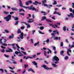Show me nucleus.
Segmentation results:
<instances>
[{"instance_id": "423d86ee", "label": "nucleus", "mask_w": 74, "mask_h": 74, "mask_svg": "<svg viewBox=\"0 0 74 74\" xmlns=\"http://www.w3.org/2000/svg\"><path fill=\"white\" fill-rule=\"evenodd\" d=\"M41 67H43L46 70H52V67L48 68L45 65H43L41 66Z\"/></svg>"}, {"instance_id": "a878e982", "label": "nucleus", "mask_w": 74, "mask_h": 74, "mask_svg": "<svg viewBox=\"0 0 74 74\" xmlns=\"http://www.w3.org/2000/svg\"><path fill=\"white\" fill-rule=\"evenodd\" d=\"M73 45H72L71 47H70V49H71L72 48H74V42H73Z\"/></svg>"}, {"instance_id": "cd10ccee", "label": "nucleus", "mask_w": 74, "mask_h": 74, "mask_svg": "<svg viewBox=\"0 0 74 74\" xmlns=\"http://www.w3.org/2000/svg\"><path fill=\"white\" fill-rule=\"evenodd\" d=\"M48 50L49 51L47 52V53L48 54H49V53H51L52 52L51 51V50L50 49H48Z\"/></svg>"}, {"instance_id": "e433bc0d", "label": "nucleus", "mask_w": 74, "mask_h": 74, "mask_svg": "<svg viewBox=\"0 0 74 74\" xmlns=\"http://www.w3.org/2000/svg\"><path fill=\"white\" fill-rule=\"evenodd\" d=\"M19 23V21H17L14 24V25H17L18 24V23Z\"/></svg>"}, {"instance_id": "8fccbe9b", "label": "nucleus", "mask_w": 74, "mask_h": 74, "mask_svg": "<svg viewBox=\"0 0 74 74\" xmlns=\"http://www.w3.org/2000/svg\"><path fill=\"white\" fill-rule=\"evenodd\" d=\"M0 71H2V73H4V70H3V69H0Z\"/></svg>"}, {"instance_id": "5701e85b", "label": "nucleus", "mask_w": 74, "mask_h": 74, "mask_svg": "<svg viewBox=\"0 0 74 74\" xmlns=\"http://www.w3.org/2000/svg\"><path fill=\"white\" fill-rule=\"evenodd\" d=\"M27 26V28H30V25L27 23L25 24Z\"/></svg>"}, {"instance_id": "b1692460", "label": "nucleus", "mask_w": 74, "mask_h": 74, "mask_svg": "<svg viewBox=\"0 0 74 74\" xmlns=\"http://www.w3.org/2000/svg\"><path fill=\"white\" fill-rule=\"evenodd\" d=\"M3 13L5 14H6V15H8V14H9V12H7L6 11H4L3 12Z\"/></svg>"}, {"instance_id": "4d7b16f0", "label": "nucleus", "mask_w": 74, "mask_h": 74, "mask_svg": "<svg viewBox=\"0 0 74 74\" xmlns=\"http://www.w3.org/2000/svg\"><path fill=\"white\" fill-rule=\"evenodd\" d=\"M13 64H17L16 62L15 61H13Z\"/></svg>"}, {"instance_id": "f704fd0d", "label": "nucleus", "mask_w": 74, "mask_h": 74, "mask_svg": "<svg viewBox=\"0 0 74 74\" xmlns=\"http://www.w3.org/2000/svg\"><path fill=\"white\" fill-rule=\"evenodd\" d=\"M46 17L44 16L42 17V21H43L44 19H46Z\"/></svg>"}, {"instance_id": "4468645a", "label": "nucleus", "mask_w": 74, "mask_h": 74, "mask_svg": "<svg viewBox=\"0 0 74 74\" xmlns=\"http://www.w3.org/2000/svg\"><path fill=\"white\" fill-rule=\"evenodd\" d=\"M68 17H70V16H71L72 18H73L74 17V15H73V14L72 13H71L70 15H68Z\"/></svg>"}, {"instance_id": "bf43d9fd", "label": "nucleus", "mask_w": 74, "mask_h": 74, "mask_svg": "<svg viewBox=\"0 0 74 74\" xmlns=\"http://www.w3.org/2000/svg\"><path fill=\"white\" fill-rule=\"evenodd\" d=\"M56 6H57V7H62V5H57Z\"/></svg>"}, {"instance_id": "a18cd8bd", "label": "nucleus", "mask_w": 74, "mask_h": 74, "mask_svg": "<svg viewBox=\"0 0 74 74\" xmlns=\"http://www.w3.org/2000/svg\"><path fill=\"white\" fill-rule=\"evenodd\" d=\"M44 29V28L43 27H40V30H43Z\"/></svg>"}, {"instance_id": "79ce46f5", "label": "nucleus", "mask_w": 74, "mask_h": 74, "mask_svg": "<svg viewBox=\"0 0 74 74\" xmlns=\"http://www.w3.org/2000/svg\"><path fill=\"white\" fill-rule=\"evenodd\" d=\"M63 30L64 32L66 31V27H63Z\"/></svg>"}, {"instance_id": "0eeeda50", "label": "nucleus", "mask_w": 74, "mask_h": 74, "mask_svg": "<svg viewBox=\"0 0 74 74\" xmlns=\"http://www.w3.org/2000/svg\"><path fill=\"white\" fill-rule=\"evenodd\" d=\"M4 38L3 37H2L0 39V44H2V45L3 46H7L8 45L6 43H3V42H2V40L3 39L2 38Z\"/></svg>"}, {"instance_id": "37998d69", "label": "nucleus", "mask_w": 74, "mask_h": 74, "mask_svg": "<svg viewBox=\"0 0 74 74\" xmlns=\"http://www.w3.org/2000/svg\"><path fill=\"white\" fill-rule=\"evenodd\" d=\"M60 45L61 47H63V42H62L60 43Z\"/></svg>"}, {"instance_id": "c756f323", "label": "nucleus", "mask_w": 74, "mask_h": 74, "mask_svg": "<svg viewBox=\"0 0 74 74\" xmlns=\"http://www.w3.org/2000/svg\"><path fill=\"white\" fill-rule=\"evenodd\" d=\"M36 32V30H32V33L33 34H34V33Z\"/></svg>"}, {"instance_id": "4c0bfd02", "label": "nucleus", "mask_w": 74, "mask_h": 74, "mask_svg": "<svg viewBox=\"0 0 74 74\" xmlns=\"http://www.w3.org/2000/svg\"><path fill=\"white\" fill-rule=\"evenodd\" d=\"M65 60H67L69 59V57L66 56L64 58Z\"/></svg>"}, {"instance_id": "49530a36", "label": "nucleus", "mask_w": 74, "mask_h": 74, "mask_svg": "<svg viewBox=\"0 0 74 74\" xmlns=\"http://www.w3.org/2000/svg\"><path fill=\"white\" fill-rule=\"evenodd\" d=\"M53 48L54 51H56V47L55 46L53 47Z\"/></svg>"}, {"instance_id": "de8ad7c7", "label": "nucleus", "mask_w": 74, "mask_h": 74, "mask_svg": "<svg viewBox=\"0 0 74 74\" xmlns=\"http://www.w3.org/2000/svg\"><path fill=\"white\" fill-rule=\"evenodd\" d=\"M1 52L3 53H4V52H5V50L4 49H2V50H1Z\"/></svg>"}, {"instance_id": "f3484780", "label": "nucleus", "mask_w": 74, "mask_h": 74, "mask_svg": "<svg viewBox=\"0 0 74 74\" xmlns=\"http://www.w3.org/2000/svg\"><path fill=\"white\" fill-rule=\"evenodd\" d=\"M19 53L20 54L18 55V56L19 57H21V56H23V54H22V53L20 52H19Z\"/></svg>"}, {"instance_id": "473e14b6", "label": "nucleus", "mask_w": 74, "mask_h": 74, "mask_svg": "<svg viewBox=\"0 0 74 74\" xmlns=\"http://www.w3.org/2000/svg\"><path fill=\"white\" fill-rule=\"evenodd\" d=\"M46 20L47 22H52V21L49 20L48 19H46Z\"/></svg>"}, {"instance_id": "ea45409f", "label": "nucleus", "mask_w": 74, "mask_h": 74, "mask_svg": "<svg viewBox=\"0 0 74 74\" xmlns=\"http://www.w3.org/2000/svg\"><path fill=\"white\" fill-rule=\"evenodd\" d=\"M15 53L16 54V55H18V54L19 53V52H18V51H15Z\"/></svg>"}, {"instance_id": "20e7f679", "label": "nucleus", "mask_w": 74, "mask_h": 74, "mask_svg": "<svg viewBox=\"0 0 74 74\" xmlns=\"http://www.w3.org/2000/svg\"><path fill=\"white\" fill-rule=\"evenodd\" d=\"M11 18V15L9 14L6 17H4V19H6L7 22H9Z\"/></svg>"}, {"instance_id": "412c9836", "label": "nucleus", "mask_w": 74, "mask_h": 74, "mask_svg": "<svg viewBox=\"0 0 74 74\" xmlns=\"http://www.w3.org/2000/svg\"><path fill=\"white\" fill-rule=\"evenodd\" d=\"M28 67H29V65H28V64H24V68L25 69H26V68Z\"/></svg>"}, {"instance_id": "0e129e2a", "label": "nucleus", "mask_w": 74, "mask_h": 74, "mask_svg": "<svg viewBox=\"0 0 74 74\" xmlns=\"http://www.w3.org/2000/svg\"><path fill=\"white\" fill-rule=\"evenodd\" d=\"M9 69H11V70H14V69H13V68L10 67V66H9Z\"/></svg>"}, {"instance_id": "c03bdc74", "label": "nucleus", "mask_w": 74, "mask_h": 74, "mask_svg": "<svg viewBox=\"0 0 74 74\" xmlns=\"http://www.w3.org/2000/svg\"><path fill=\"white\" fill-rule=\"evenodd\" d=\"M14 19L15 20V21H18V17H15Z\"/></svg>"}, {"instance_id": "aec40b11", "label": "nucleus", "mask_w": 74, "mask_h": 74, "mask_svg": "<svg viewBox=\"0 0 74 74\" xmlns=\"http://www.w3.org/2000/svg\"><path fill=\"white\" fill-rule=\"evenodd\" d=\"M28 71H32V73H34V70H33V69L31 68L29 69L28 70Z\"/></svg>"}, {"instance_id": "2eb2a0df", "label": "nucleus", "mask_w": 74, "mask_h": 74, "mask_svg": "<svg viewBox=\"0 0 74 74\" xmlns=\"http://www.w3.org/2000/svg\"><path fill=\"white\" fill-rule=\"evenodd\" d=\"M57 14L58 15H61V14L59 13V12H56V10H55V12H54L53 14Z\"/></svg>"}, {"instance_id": "09e8293b", "label": "nucleus", "mask_w": 74, "mask_h": 74, "mask_svg": "<svg viewBox=\"0 0 74 74\" xmlns=\"http://www.w3.org/2000/svg\"><path fill=\"white\" fill-rule=\"evenodd\" d=\"M58 37H56L54 38V40H58Z\"/></svg>"}, {"instance_id": "f03ea898", "label": "nucleus", "mask_w": 74, "mask_h": 74, "mask_svg": "<svg viewBox=\"0 0 74 74\" xmlns=\"http://www.w3.org/2000/svg\"><path fill=\"white\" fill-rule=\"evenodd\" d=\"M53 61H56L54 63L57 64L58 63H59V59L56 56H55L53 58Z\"/></svg>"}, {"instance_id": "4be33fe9", "label": "nucleus", "mask_w": 74, "mask_h": 74, "mask_svg": "<svg viewBox=\"0 0 74 74\" xmlns=\"http://www.w3.org/2000/svg\"><path fill=\"white\" fill-rule=\"evenodd\" d=\"M63 53H64V51H61L60 52V55L63 56H64V54H63Z\"/></svg>"}, {"instance_id": "6e6552de", "label": "nucleus", "mask_w": 74, "mask_h": 74, "mask_svg": "<svg viewBox=\"0 0 74 74\" xmlns=\"http://www.w3.org/2000/svg\"><path fill=\"white\" fill-rule=\"evenodd\" d=\"M33 5H32L31 7L29 8H29V10H31L32 9V10H33V11H36V12H38V10L36 9L34 7L33 8Z\"/></svg>"}, {"instance_id": "13d9d810", "label": "nucleus", "mask_w": 74, "mask_h": 74, "mask_svg": "<svg viewBox=\"0 0 74 74\" xmlns=\"http://www.w3.org/2000/svg\"><path fill=\"white\" fill-rule=\"evenodd\" d=\"M5 32H6V33H9V32L7 30H5Z\"/></svg>"}, {"instance_id": "3c124183", "label": "nucleus", "mask_w": 74, "mask_h": 74, "mask_svg": "<svg viewBox=\"0 0 74 74\" xmlns=\"http://www.w3.org/2000/svg\"><path fill=\"white\" fill-rule=\"evenodd\" d=\"M29 4V2H28V1L26 2V5H28Z\"/></svg>"}, {"instance_id": "c9c22d12", "label": "nucleus", "mask_w": 74, "mask_h": 74, "mask_svg": "<svg viewBox=\"0 0 74 74\" xmlns=\"http://www.w3.org/2000/svg\"><path fill=\"white\" fill-rule=\"evenodd\" d=\"M34 22V20H32L31 21H27L28 23H32V22Z\"/></svg>"}, {"instance_id": "9d476101", "label": "nucleus", "mask_w": 74, "mask_h": 74, "mask_svg": "<svg viewBox=\"0 0 74 74\" xmlns=\"http://www.w3.org/2000/svg\"><path fill=\"white\" fill-rule=\"evenodd\" d=\"M18 1L19 2V4L20 6L21 7H23V5H22V1L21 0H18Z\"/></svg>"}, {"instance_id": "2f4dec72", "label": "nucleus", "mask_w": 74, "mask_h": 74, "mask_svg": "<svg viewBox=\"0 0 74 74\" xmlns=\"http://www.w3.org/2000/svg\"><path fill=\"white\" fill-rule=\"evenodd\" d=\"M38 2L37 1H35V3H33V4L36 5L37 4H38Z\"/></svg>"}, {"instance_id": "603ef678", "label": "nucleus", "mask_w": 74, "mask_h": 74, "mask_svg": "<svg viewBox=\"0 0 74 74\" xmlns=\"http://www.w3.org/2000/svg\"><path fill=\"white\" fill-rule=\"evenodd\" d=\"M65 41H66V42H67V43H69V40H68V39H66L65 40Z\"/></svg>"}, {"instance_id": "69168bd1", "label": "nucleus", "mask_w": 74, "mask_h": 74, "mask_svg": "<svg viewBox=\"0 0 74 74\" xmlns=\"http://www.w3.org/2000/svg\"><path fill=\"white\" fill-rule=\"evenodd\" d=\"M14 12H10V14H14Z\"/></svg>"}, {"instance_id": "9b49d317", "label": "nucleus", "mask_w": 74, "mask_h": 74, "mask_svg": "<svg viewBox=\"0 0 74 74\" xmlns=\"http://www.w3.org/2000/svg\"><path fill=\"white\" fill-rule=\"evenodd\" d=\"M69 52H71V51L70 49H68L67 52V53L68 56H70V54L69 53Z\"/></svg>"}, {"instance_id": "864d4df0", "label": "nucleus", "mask_w": 74, "mask_h": 74, "mask_svg": "<svg viewBox=\"0 0 74 74\" xmlns=\"http://www.w3.org/2000/svg\"><path fill=\"white\" fill-rule=\"evenodd\" d=\"M21 29H22V30H23V29H24L25 28V27L24 26L21 27Z\"/></svg>"}, {"instance_id": "c85d7f7f", "label": "nucleus", "mask_w": 74, "mask_h": 74, "mask_svg": "<svg viewBox=\"0 0 74 74\" xmlns=\"http://www.w3.org/2000/svg\"><path fill=\"white\" fill-rule=\"evenodd\" d=\"M43 53L45 55V56H47V55H46L47 54V52H46V51H43Z\"/></svg>"}, {"instance_id": "6e6d98bb", "label": "nucleus", "mask_w": 74, "mask_h": 74, "mask_svg": "<svg viewBox=\"0 0 74 74\" xmlns=\"http://www.w3.org/2000/svg\"><path fill=\"white\" fill-rule=\"evenodd\" d=\"M23 7H24V8H26V9H27V8H29V7H26V6H23Z\"/></svg>"}, {"instance_id": "39448f33", "label": "nucleus", "mask_w": 74, "mask_h": 74, "mask_svg": "<svg viewBox=\"0 0 74 74\" xmlns=\"http://www.w3.org/2000/svg\"><path fill=\"white\" fill-rule=\"evenodd\" d=\"M49 25L50 26H51L53 28H56V27H57V28H58V29H60V27L58 26V25H56V24H50Z\"/></svg>"}, {"instance_id": "58836bf2", "label": "nucleus", "mask_w": 74, "mask_h": 74, "mask_svg": "<svg viewBox=\"0 0 74 74\" xmlns=\"http://www.w3.org/2000/svg\"><path fill=\"white\" fill-rule=\"evenodd\" d=\"M38 44H39V42H37V43H35L34 44V46H37V45H38Z\"/></svg>"}, {"instance_id": "f257e3e1", "label": "nucleus", "mask_w": 74, "mask_h": 74, "mask_svg": "<svg viewBox=\"0 0 74 74\" xmlns=\"http://www.w3.org/2000/svg\"><path fill=\"white\" fill-rule=\"evenodd\" d=\"M47 2L46 0H44L43 1H42V5H44V7H48L49 8H50L51 7H52V5H48L47 4H45V3Z\"/></svg>"}, {"instance_id": "6ab92c4d", "label": "nucleus", "mask_w": 74, "mask_h": 74, "mask_svg": "<svg viewBox=\"0 0 74 74\" xmlns=\"http://www.w3.org/2000/svg\"><path fill=\"white\" fill-rule=\"evenodd\" d=\"M12 36H10L9 37V38L11 39V38H13L14 37V34H12Z\"/></svg>"}, {"instance_id": "774afa93", "label": "nucleus", "mask_w": 74, "mask_h": 74, "mask_svg": "<svg viewBox=\"0 0 74 74\" xmlns=\"http://www.w3.org/2000/svg\"><path fill=\"white\" fill-rule=\"evenodd\" d=\"M28 2L29 3H32V1H28Z\"/></svg>"}, {"instance_id": "e2e57ef3", "label": "nucleus", "mask_w": 74, "mask_h": 74, "mask_svg": "<svg viewBox=\"0 0 74 74\" xmlns=\"http://www.w3.org/2000/svg\"><path fill=\"white\" fill-rule=\"evenodd\" d=\"M1 47L2 48H3V49H5V47H3V46H1Z\"/></svg>"}, {"instance_id": "a19ab883", "label": "nucleus", "mask_w": 74, "mask_h": 74, "mask_svg": "<svg viewBox=\"0 0 74 74\" xmlns=\"http://www.w3.org/2000/svg\"><path fill=\"white\" fill-rule=\"evenodd\" d=\"M4 56H5L6 58H9V57H10L9 55H7L6 54H4Z\"/></svg>"}, {"instance_id": "680f3d73", "label": "nucleus", "mask_w": 74, "mask_h": 74, "mask_svg": "<svg viewBox=\"0 0 74 74\" xmlns=\"http://www.w3.org/2000/svg\"><path fill=\"white\" fill-rule=\"evenodd\" d=\"M72 7L73 8H74V3H72Z\"/></svg>"}, {"instance_id": "1a4fd4ad", "label": "nucleus", "mask_w": 74, "mask_h": 74, "mask_svg": "<svg viewBox=\"0 0 74 74\" xmlns=\"http://www.w3.org/2000/svg\"><path fill=\"white\" fill-rule=\"evenodd\" d=\"M53 33L51 34V36H54L56 34H57L58 35H59V32H58V31L57 30H56L55 31H53Z\"/></svg>"}, {"instance_id": "7ed1b4c3", "label": "nucleus", "mask_w": 74, "mask_h": 74, "mask_svg": "<svg viewBox=\"0 0 74 74\" xmlns=\"http://www.w3.org/2000/svg\"><path fill=\"white\" fill-rule=\"evenodd\" d=\"M17 33L18 34H19L21 33L20 35V38L21 39H23V33H21V31L20 29H18V30L17 32Z\"/></svg>"}, {"instance_id": "a211bd4d", "label": "nucleus", "mask_w": 74, "mask_h": 74, "mask_svg": "<svg viewBox=\"0 0 74 74\" xmlns=\"http://www.w3.org/2000/svg\"><path fill=\"white\" fill-rule=\"evenodd\" d=\"M11 9L13 11H18V9L16 8H12Z\"/></svg>"}, {"instance_id": "7c9ffc66", "label": "nucleus", "mask_w": 74, "mask_h": 74, "mask_svg": "<svg viewBox=\"0 0 74 74\" xmlns=\"http://www.w3.org/2000/svg\"><path fill=\"white\" fill-rule=\"evenodd\" d=\"M23 11V12H25V10L22 9H19V12H21V11Z\"/></svg>"}, {"instance_id": "338daca9", "label": "nucleus", "mask_w": 74, "mask_h": 74, "mask_svg": "<svg viewBox=\"0 0 74 74\" xmlns=\"http://www.w3.org/2000/svg\"><path fill=\"white\" fill-rule=\"evenodd\" d=\"M10 72H12V73H15V72L14 71L11 70L10 71Z\"/></svg>"}, {"instance_id": "393cba45", "label": "nucleus", "mask_w": 74, "mask_h": 74, "mask_svg": "<svg viewBox=\"0 0 74 74\" xmlns=\"http://www.w3.org/2000/svg\"><path fill=\"white\" fill-rule=\"evenodd\" d=\"M32 63H33L34 65H37V63L35 61L32 62Z\"/></svg>"}, {"instance_id": "ddd939ff", "label": "nucleus", "mask_w": 74, "mask_h": 74, "mask_svg": "<svg viewBox=\"0 0 74 74\" xmlns=\"http://www.w3.org/2000/svg\"><path fill=\"white\" fill-rule=\"evenodd\" d=\"M16 45L17 48H18V49L20 48V47H19V45H18L17 44H15V43H14L13 44H12V46H14V45Z\"/></svg>"}, {"instance_id": "bb28decb", "label": "nucleus", "mask_w": 74, "mask_h": 74, "mask_svg": "<svg viewBox=\"0 0 74 74\" xmlns=\"http://www.w3.org/2000/svg\"><path fill=\"white\" fill-rule=\"evenodd\" d=\"M52 64V66H53L54 67H56L58 66H57V65H56V64H55L53 63Z\"/></svg>"}, {"instance_id": "5fc2aeb1", "label": "nucleus", "mask_w": 74, "mask_h": 74, "mask_svg": "<svg viewBox=\"0 0 74 74\" xmlns=\"http://www.w3.org/2000/svg\"><path fill=\"white\" fill-rule=\"evenodd\" d=\"M49 39H47L46 40V42H47V43H48L49 42Z\"/></svg>"}, {"instance_id": "dca6fc26", "label": "nucleus", "mask_w": 74, "mask_h": 74, "mask_svg": "<svg viewBox=\"0 0 74 74\" xmlns=\"http://www.w3.org/2000/svg\"><path fill=\"white\" fill-rule=\"evenodd\" d=\"M69 11L70 12H72L74 14V9L73 10V9L71 8H70L69 9Z\"/></svg>"}, {"instance_id": "f8f14e48", "label": "nucleus", "mask_w": 74, "mask_h": 74, "mask_svg": "<svg viewBox=\"0 0 74 74\" xmlns=\"http://www.w3.org/2000/svg\"><path fill=\"white\" fill-rule=\"evenodd\" d=\"M8 50H6V52H12V50L11 49L8 48Z\"/></svg>"}, {"instance_id": "052dcab7", "label": "nucleus", "mask_w": 74, "mask_h": 74, "mask_svg": "<svg viewBox=\"0 0 74 74\" xmlns=\"http://www.w3.org/2000/svg\"><path fill=\"white\" fill-rule=\"evenodd\" d=\"M21 49H22V50H23V51H25V49L23 47H21Z\"/></svg>"}, {"instance_id": "72a5a7b5", "label": "nucleus", "mask_w": 74, "mask_h": 74, "mask_svg": "<svg viewBox=\"0 0 74 74\" xmlns=\"http://www.w3.org/2000/svg\"><path fill=\"white\" fill-rule=\"evenodd\" d=\"M57 4V2L55 1H54V2L53 3V5H56Z\"/></svg>"}]
</instances>
